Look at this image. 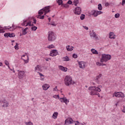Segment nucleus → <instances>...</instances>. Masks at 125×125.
Returning <instances> with one entry per match:
<instances>
[{
    "label": "nucleus",
    "mask_w": 125,
    "mask_h": 125,
    "mask_svg": "<svg viewBox=\"0 0 125 125\" xmlns=\"http://www.w3.org/2000/svg\"><path fill=\"white\" fill-rule=\"evenodd\" d=\"M64 84L66 86H70V85L75 84V82L73 81L72 77L70 76H66L64 78Z\"/></svg>",
    "instance_id": "obj_1"
},
{
    "label": "nucleus",
    "mask_w": 125,
    "mask_h": 125,
    "mask_svg": "<svg viewBox=\"0 0 125 125\" xmlns=\"http://www.w3.org/2000/svg\"><path fill=\"white\" fill-rule=\"evenodd\" d=\"M111 57V55L109 54H102L100 61L102 63H103V62H107V61L110 60Z\"/></svg>",
    "instance_id": "obj_2"
},
{
    "label": "nucleus",
    "mask_w": 125,
    "mask_h": 125,
    "mask_svg": "<svg viewBox=\"0 0 125 125\" xmlns=\"http://www.w3.org/2000/svg\"><path fill=\"white\" fill-rule=\"evenodd\" d=\"M56 40V35L52 31H49L48 33V41L49 42H54Z\"/></svg>",
    "instance_id": "obj_3"
},
{
    "label": "nucleus",
    "mask_w": 125,
    "mask_h": 125,
    "mask_svg": "<svg viewBox=\"0 0 125 125\" xmlns=\"http://www.w3.org/2000/svg\"><path fill=\"white\" fill-rule=\"evenodd\" d=\"M114 96H115V97H121V98H124V97H125V94L121 92H115L113 94V97H114Z\"/></svg>",
    "instance_id": "obj_4"
},
{
    "label": "nucleus",
    "mask_w": 125,
    "mask_h": 125,
    "mask_svg": "<svg viewBox=\"0 0 125 125\" xmlns=\"http://www.w3.org/2000/svg\"><path fill=\"white\" fill-rule=\"evenodd\" d=\"M88 90H90V91H92L93 90H97L98 92H100L101 91V89L99 87H96L95 86H90L88 87Z\"/></svg>",
    "instance_id": "obj_5"
},
{
    "label": "nucleus",
    "mask_w": 125,
    "mask_h": 125,
    "mask_svg": "<svg viewBox=\"0 0 125 125\" xmlns=\"http://www.w3.org/2000/svg\"><path fill=\"white\" fill-rule=\"evenodd\" d=\"M74 13L76 15H80L82 13V8L80 7H76Z\"/></svg>",
    "instance_id": "obj_6"
},
{
    "label": "nucleus",
    "mask_w": 125,
    "mask_h": 125,
    "mask_svg": "<svg viewBox=\"0 0 125 125\" xmlns=\"http://www.w3.org/2000/svg\"><path fill=\"white\" fill-rule=\"evenodd\" d=\"M90 36L91 38H94L95 40L98 41V37L96 35V33H95V32H94V30H92L91 31H90Z\"/></svg>",
    "instance_id": "obj_7"
},
{
    "label": "nucleus",
    "mask_w": 125,
    "mask_h": 125,
    "mask_svg": "<svg viewBox=\"0 0 125 125\" xmlns=\"http://www.w3.org/2000/svg\"><path fill=\"white\" fill-rule=\"evenodd\" d=\"M73 119L71 118H68L66 119L64 121L65 125H72L73 124Z\"/></svg>",
    "instance_id": "obj_8"
},
{
    "label": "nucleus",
    "mask_w": 125,
    "mask_h": 125,
    "mask_svg": "<svg viewBox=\"0 0 125 125\" xmlns=\"http://www.w3.org/2000/svg\"><path fill=\"white\" fill-rule=\"evenodd\" d=\"M49 55L52 57L56 56L57 55H58V51H57L56 50H53L51 51Z\"/></svg>",
    "instance_id": "obj_9"
},
{
    "label": "nucleus",
    "mask_w": 125,
    "mask_h": 125,
    "mask_svg": "<svg viewBox=\"0 0 125 125\" xmlns=\"http://www.w3.org/2000/svg\"><path fill=\"white\" fill-rule=\"evenodd\" d=\"M19 71V78L21 79H23L25 76V72L24 71H20L18 70Z\"/></svg>",
    "instance_id": "obj_10"
},
{
    "label": "nucleus",
    "mask_w": 125,
    "mask_h": 125,
    "mask_svg": "<svg viewBox=\"0 0 125 125\" xmlns=\"http://www.w3.org/2000/svg\"><path fill=\"white\" fill-rule=\"evenodd\" d=\"M101 77H102V74H99L98 76L95 77V82L97 83H100Z\"/></svg>",
    "instance_id": "obj_11"
},
{
    "label": "nucleus",
    "mask_w": 125,
    "mask_h": 125,
    "mask_svg": "<svg viewBox=\"0 0 125 125\" xmlns=\"http://www.w3.org/2000/svg\"><path fill=\"white\" fill-rule=\"evenodd\" d=\"M98 11L92 10L91 12V15H93L94 17H97L98 16Z\"/></svg>",
    "instance_id": "obj_12"
},
{
    "label": "nucleus",
    "mask_w": 125,
    "mask_h": 125,
    "mask_svg": "<svg viewBox=\"0 0 125 125\" xmlns=\"http://www.w3.org/2000/svg\"><path fill=\"white\" fill-rule=\"evenodd\" d=\"M42 10H43L44 12H45L44 15H45L47 13H48V12H50V10H49V6H47V7H45L44 8H43L42 9Z\"/></svg>",
    "instance_id": "obj_13"
},
{
    "label": "nucleus",
    "mask_w": 125,
    "mask_h": 125,
    "mask_svg": "<svg viewBox=\"0 0 125 125\" xmlns=\"http://www.w3.org/2000/svg\"><path fill=\"white\" fill-rule=\"evenodd\" d=\"M60 101H61V102H63V103H65L66 105L67 104V102L69 103V101H68L66 98H61L60 99Z\"/></svg>",
    "instance_id": "obj_14"
},
{
    "label": "nucleus",
    "mask_w": 125,
    "mask_h": 125,
    "mask_svg": "<svg viewBox=\"0 0 125 125\" xmlns=\"http://www.w3.org/2000/svg\"><path fill=\"white\" fill-rule=\"evenodd\" d=\"M78 63L79 64L80 68H81V69L84 68L85 64L83 62H78Z\"/></svg>",
    "instance_id": "obj_15"
},
{
    "label": "nucleus",
    "mask_w": 125,
    "mask_h": 125,
    "mask_svg": "<svg viewBox=\"0 0 125 125\" xmlns=\"http://www.w3.org/2000/svg\"><path fill=\"white\" fill-rule=\"evenodd\" d=\"M49 85L48 84H45L42 86L43 90H47L49 88Z\"/></svg>",
    "instance_id": "obj_16"
},
{
    "label": "nucleus",
    "mask_w": 125,
    "mask_h": 125,
    "mask_svg": "<svg viewBox=\"0 0 125 125\" xmlns=\"http://www.w3.org/2000/svg\"><path fill=\"white\" fill-rule=\"evenodd\" d=\"M35 72H39V71H42V67L40 66V65H37L35 68Z\"/></svg>",
    "instance_id": "obj_17"
},
{
    "label": "nucleus",
    "mask_w": 125,
    "mask_h": 125,
    "mask_svg": "<svg viewBox=\"0 0 125 125\" xmlns=\"http://www.w3.org/2000/svg\"><path fill=\"white\" fill-rule=\"evenodd\" d=\"M59 68L60 70H61V71H63V72H67V68L66 67H63L62 65H60Z\"/></svg>",
    "instance_id": "obj_18"
},
{
    "label": "nucleus",
    "mask_w": 125,
    "mask_h": 125,
    "mask_svg": "<svg viewBox=\"0 0 125 125\" xmlns=\"http://www.w3.org/2000/svg\"><path fill=\"white\" fill-rule=\"evenodd\" d=\"M8 105H9L8 102H7V101H5L3 102V104L2 105V107H3L4 108H6L8 107Z\"/></svg>",
    "instance_id": "obj_19"
},
{
    "label": "nucleus",
    "mask_w": 125,
    "mask_h": 125,
    "mask_svg": "<svg viewBox=\"0 0 125 125\" xmlns=\"http://www.w3.org/2000/svg\"><path fill=\"white\" fill-rule=\"evenodd\" d=\"M66 48L67 50V51H72V50H73L74 47L72 46H66Z\"/></svg>",
    "instance_id": "obj_20"
},
{
    "label": "nucleus",
    "mask_w": 125,
    "mask_h": 125,
    "mask_svg": "<svg viewBox=\"0 0 125 125\" xmlns=\"http://www.w3.org/2000/svg\"><path fill=\"white\" fill-rule=\"evenodd\" d=\"M90 95H97V90L90 91Z\"/></svg>",
    "instance_id": "obj_21"
},
{
    "label": "nucleus",
    "mask_w": 125,
    "mask_h": 125,
    "mask_svg": "<svg viewBox=\"0 0 125 125\" xmlns=\"http://www.w3.org/2000/svg\"><path fill=\"white\" fill-rule=\"evenodd\" d=\"M57 116H58V112H55L52 115V118L53 119H57Z\"/></svg>",
    "instance_id": "obj_22"
},
{
    "label": "nucleus",
    "mask_w": 125,
    "mask_h": 125,
    "mask_svg": "<svg viewBox=\"0 0 125 125\" xmlns=\"http://www.w3.org/2000/svg\"><path fill=\"white\" fill-rule=\"evenodd\" d=\"M62 59H63V61H70V58H69L68 56L64 57L62 58Z\"/></svg>",
    "instance_id": "obj_23"
},
{
    "label": "nucleus",
    "mask_w": 125,
    "mask_h": 125,
    "mask_svg": "<svg viewBox=\"0 0 125 125\" xmlns=\"http://www.w3.org/2000/svg\"><path fill=\"white\" fill-rule=\"evenodd\" d=\"M91 51L93 53V54H98V51L95 49H91Z\"/></svg>",
    "instance_id": "obj_24"
},
{
    "label": "nucleus",
    "mask_w": 125,
    "mask_h": 125,
    "mask_svg": "<svg viewBox=\"0 0 125 125\" xmlns=\"http://www.w3.org/2000/svg\"><path fill=\"white\" fill-rule=\"evenodd\" d=\"M57 2L58 3L59 5H62L63 0H57Z\"/></svg>",
    "instance_id": "obj_25"
},
{
    "label": "nucleus",
    "mask_w": 125,
    "mask_h": 125,
    "mask_svg": "<svg viewBox=\"0 0 125 125\" xmlns=\"http://www.w3.org/2000/svg\"><path fill=\"white\" fill-rule=\"evenodd\" d=\"M73 3H74V5L75 6H77L79 3V0H74L73 1Z\"/></svg>",
    "instance_id": "obj_26"
},
{
    "label": "nucleus",
    "mask_w": 125,
    "mask_h": 125,
    "mask_svg": "<svg viewBox=\"0 0 125 125\" xmlns=\"http://www.w3.org/2000/svg\"><path fill=\"white\" fill-rule=\"evenodd\" d=\"M14 37H15V34L9 33V38H14Z\"/></svg>",
    "instance_id": "obj_27"
},
{
    "label": "nucleus",
    "mask_w": 125,
    "mask_h": 125,
    "mask_svg": "<svg viewBox=\"0 0 125 125\" xmlns=\"http://www.w3.org/2000/svg\"><path fill=\"white\" fill-rule=\"evenodd\" d=\"M85 17V15L84 14H81V15L80 16L81 20H84Z\"/></svg>",
    "instance_id": "obj_28"
},
{
    "label": "nucleus",
    "mask_w": 125,
    "mask_h": 125,
    "mask_svg": "<svg viewBox=\"0 0 125 125\" xmlns=\"http://www.w3.org/2000/svg\"><path fill=\"white\" fill-rule=\"evenodd\" d=\"M38 14H39V15H42V14H43V10H42V9H41L38 12Z\"/></svg>",
    "instance_id": "obj_29"
},
{
    "label": "nucleus",
    "mask_w": 125,
    "mask_h": 125,
    "mask_svg": "<svg viewBox=\"0 0 125 125\" xmlns=\"http://www.w3.org/2000/svg\"><path fill=\"white\" fill-rule=\"evenodd\" d=\"M98 9L100 10V11L102 10V5L101 4H98Z\"/></svg>",
    "instance_id": "obj_30"
},
{
    "label": "nucleus",
    "mask_w": 125,
    "mask_h": 125,
    "mask_svg": "<svg viewBox=\"0 0 125 125\" xmlns=\"http://www.w3.org/2000/svg\"><path fill=\"white\" fill-rule=\"evenodd\" d=\"M62 7H65V8H68V7H69V5H68V3H66V4H62Z\"/></svg>",
    "instance_id": "obj_31"
},
{
    "label": "nucleus",
    "mask_w": 125,
    "mask_h": 125,
    "mask_svg": "<svg viewBox=\"0 0 125 125\" xmlns=\"http://www.w3.org/2000/svg\"><path fill=\"white\" fill-rule=\"evenodd\" d=\"M4 63H5V64L6 66H8V68L10 69V67L9 65V62H8V61L6 60V61H4Z\"/></svg>",
    "instance_id": "obj_32"
},
{
    "label": "nucleus",
    "mask_w": 125,
    "mask_h": 125,
    "mask_svg": "<svg viewBox=\"0 0 125 125\" xmlns=\"http://www.w3.org/2000/svg\"><path fill=\"white\" fill-rule=\"evenodd\" d=\"M25 125H33V123L32 122H24Z\"/></svg>",
    "instance_id": "obj_33"
},
{
    "label": "nucleus",
    "mask_w": 125,
    "mask_h": 125,
    "mask_svg": "<svg viewBox=\"0 0 125 125\" xmlns=\"http://www.w3.org/2000/svg\"><path fill=\"white\" fill-rule=\"evenodd\" d=\"M21 31L23 35H26V34H27V30H25V29H22Z\"/></svg>",
    "instance_id": "obj_34"
},
{
    "label": "nucleus",
    "mask_w": 125,
    "mask_h": 125,
    "mask_svg": "<svg viewBox=\"0 0 125 125\" xmlns=\"http://www.w3.org/2000/svg\"><path fill=\"white\" fill-rule=\"evenodd\" d=\"M47 48H49V49H51V48H54V45L53 44H51L49 46H47Z\"/></svg>",
    "instance_id": "obj_35"
},
{
    "label": "nucleus",
    "mask_w": 125,
    "mask_h": 125,
    "mask_svg": "<svg viewBox=\"0 0 125 125\" xmlns=\"http://www.w3.org/2000/svg\"><path fill=\"white\" fill-rule=\"evenodd\" d=\"M38 29V27L37 26H33L31 27L32 31H36Z\"/></svg>",
    "instance_id": "obj_36"
},
{
    "label": "nucleus",
    "mask_w": 125,
    "mask_h": 125,
    "mask_svg": "<svg viewBox=\"0 0 125 125\" xmlns=\"http://www.w3.org/2000/svg\"><path fill=\"white\" fill-rule=\"evenodd\" d=\"M18 43H16V45L15 46V48L16 50H18L19 49V47H18Z\"/></svg>",
    "instance_id": "obj_37"
},
{
    "label": "nucleus",
    "mask_w": 125,
    "mask_h": 125,
    "mask_svg": "<svg viewBox=\"0 0 125 125\" xmlns=\"http://www.w3.org/2000/svg\"><path fill=\"white\" fill-rule=\"evenodd\" d=\"M4 37H5V38H8L9 37V33H5L4 34Z\"/></svg>",
    "instance_id": "obj_38"
},
{
    "label": "nucleus",
    "mask_w": 125,
    "mask_h": 125,
    "mask_svg": "<svg viewBox=\"0 0 125 125\" xmlns=\"http://www.w3.org/2000/svg\"><path fill=\"white\" fill-rule=\"evenodd\" d=\"M112 35H113V32H111L110 34H109L110 39H115V37L112 36Z\"/></svg>",
    "instance_id": "obj_39"
},
{
    "label": "nucleus",
    "mask_w": 125,
    "mask_h": 125,
    "mask_svg": "<svg viewBox=\"0 0 125 125\" xmlns=\"http://www.w3.org/2000/svg\"><path fill=\"white\" fill-rule=\"evenodd\" d=\"M72 57L73 58H78V55L76 54H73L72 55Z\"/></svg>",
    "instance_id": "obj_40"
},
{
    "label": "nucleus",
    "mask_w": 125,
    "mask_h": 125,
    "mask_svg": "<svg viewBox=\"0 0 125 125\" xmlns=\"http://www.w3.org/2000/svg\"><path fill=\"white\" fill-rule=\"evenodd\" d=\"M115 18H119L120 17V14L117 13L115 15Z\"/></svg>",
    "instance_id": "obj_41"
},
{
    "label": "nucleus",
    "mask_w": 125,
    "mask_h": 125,
    "mask_svg": "<svg viewBox=\"0 0 125 125\" xmlns=\"http://www.w3.org/2000/svg\"><path fill=\"white\" fill-rule=\"evenodd\" d=\"M96 65H97V66H102V63L98 62H96Z\"/></svg>",
    "instance_id": "obj_42"
},
{
    "label": "nucleus",
    "mask_w": 125,
    "mask_h": 125,
    "mask_svg": "<svg viewBox=\"0 0 125 125\" xmlns=\"http://www.w3.org/2000/svg\"><path fill=\"white\" fill-rule=\"evenodd\" d=\"M67 4H72L73 3V2L71 0H69L67 2Z\"/></svg>",
    "instance_id": "obj_43"
},
{
    "label": "nucleus",
    "mask_w": 125,
    "mask_h": 125,
    "mask_svg": "<svg viewBox=\"0 0 125 125\" xmlns=\"http://www.w3.org/2000/svg\"><path fill=\"white\" fill-rule=\"evenodd\" d=\"M25 63H28L29 62V57L27 56V60H23Z\"/></svg>",
    "instance_id": "obj_44"
},
{
    "label": "nucleus",
    "mask_w": 125,
    "mask_h": 125,
    "mask_svg": "<svg viewBox=\"0 0 125 125\" xmlns=\"http://www.w3.org/2000/svg\"><path fill=\"white\" fill-rule=\"evenodd\" d=\"M38 73L40 75L41 78H42V77H44V75H43V74H42L41 73L38 72Z\"/></svg>",
    "instance_id": "obj_45"
},
{
    "label": "nucleus",
    "mask_w": 125,
    "mask_h": 125,
    "mask_svg": "<svg viewBox=\"0 0 125 125\" xmlns=\"http://www.w3.org/2000/svg\"><path fill=\"white\" fill-rule=\"evenodd\" d=\"M97 13H98V14L99 15L100 14H102V13H103V12H102L101 11H98Z\"/></svg>",
    "instance_id": "obj_46"
},
{
    "label": "nucleus",
    "mask_w": 125,
    "mask_h": 125,
    "mask_svg": "<svg viewBox=\"0 0 125 125\" xmlns=\"http://www.w3.org/2000/svg\"><path fill=\"white\" fill-rule=\"evenodd\" d=\"M44 19V16H40V19H41V20H42V19Z\"/></svg>",
    "instance_id": "obj_47"
},
{
    "label": "nucleus",
    "mask_w": 125,
    "mask_h": 125,
    "mask_svg": "<svg viewBox=\"0 0 125 125\" xmlns=\"http://www.w3.org/2000/svg\"><path fill=\"white\" fill-rule=\"evenodd\" d=\"M83 28L85 29V30H88V28L86 26H83Z\"/></svg>",
    "instance_id": "obj_48"
},
{
    "label": "nucleus",
    "mask_w": 125,
    "mask_h": 125,
    "mask_svg": "<svg viewBox=\"0 0 125 125\" xmlns=\"http://www.w3.org/2000/svg\"><path fill=\"white\" fill-rule=\"evenodd\" d=\"M31 23V21H29V22H28L26 24V25H25V27H27V26H29V25H30V23Z\"/></svg>",
    "instance_id": "obj_49"
},
{
    "label": "nucleus",
    "mask_w": 125,
    "mask_h": 125,
    "mask_svg": "<svg viewBox=\"0 0 125 125\" xmlns=\"http://www.w3.org/2000/svg\"><path fill=\"white\" fill-rule=\"evenodd\" d=\"M56 90H57V86L53 88V91H56Z\"/></svg>",
    "instance_id": "obj_50"
},
{
    "label": "nucleus",
    "mask_w": 125,
    "mask_h": 125,
    "mask_svg": "<svg viewBox=\"0 0 125 125\" xmlns=\"http://www.w3.org/2000/svg\"><path fill=\"white\" fill-rule=\"evenodd\" d=\"M33 23H34V24H36V23H37V20L34 19L33 20Z\"/></svg>",
    "instance_id": "obj_51"
},
{
    "label": "nucleus",
    "mask_w": 125,
    "mask_h": 125,
    "mask_svg": "<svg viewBox=\"0 0 125 125\" xmlns=\"http://www.w3.org/2000/svg\"><path fill=\"white\" fill-rule=\"evenodd\" d=\"M49 25H52V26H54V27L56 26V24H55V23H49Z\"/></svg>",
    "instance_id": "obj_52"
},
{
    "label": "nucleus",
    "mask_w": 125,
    "mask_h": 125,
    "mask_svg": "<svg viewBox=\"0 0 125 125\" xmlns=\"http://www.w3.org/2000/svg\"><path fill=\"white\" fill-rule=\"evenodd\" d=\"M77 123H75V125H80V122L79 121H76Z\"/></svg>",
    "instance_id": "obj_53"
},
{
    "label": "nucleus",
    "mask_w": 125,
    "mask_h": 125,
    "mask_svg": "<svg viewBox=\"0 0 125 125\" xmlns=\"http://www.w3.org/2000/svg\"><path fill=\"white\" fill-rule=\"evenodd\" d=\"M41 80L42 81H43V80H44V77H41Z\"/></svg>",
    "instance_id": "obj_54"
},
{
    "label": "nucleus",
    "mask_w": 125,
    "mask_h": 125,
    "mask_svg": "<svg viewBox=\"0 0 125 125\" xmlns=\"http://www.w3.org/2000/svg\"><path fill=\"white\" fill-rule=\"evenodd\" d=\"M123 113H125V106L123 108Z\"/></svg>",
    "instance_id": "obj_55"
},
{
    "label": "nucleus",
    "mask_w": 125,
    "mask_h": 125,
    "mask_svg": "<svg viewBox=\"0 0 125 125\" xmlns=\"http://www.w3.org/2000/svg\"><path fill=\"white\" fill-rule=\"evenodd\" d=\"M1 33H4V30L3 29H0Z\"/></svg>",
    "instance_id": "obj_56"
},
{
    "label": "nucleus",
    "mask_w": 125,
    "mask_h": 125,
    "mask_svg": "<svg viewBox=\"0 0 125 125\" xmlns=\"http://www.w3.org/2000/svg\"><path fill=\"white\" fill-rule=\"evenodd\" d=\"M105 6H108L109 5V3H106L105 4Z\"/></svg>",
    "instance_id": "obj_57"
},
{
    "label": "nucleus",
    "mask_w": 125,
    "mask_h": 125,
    "mask_svg": "<svg viewBox=\"0 0 125 125\" xmlns=\"http://www.w3.org/2000/svg\"><path fill=\"white\" fill-rule=\"evenodd\" d=\"M40 17H41V15H39L37 16V18H39V19H40Z\"/></svg>",
    "instance_id": "obj_58"
},
{
    "label": "nucleus",
    "mask_w": 125,
    "mask_h": 125,
    "mask_svg": "<svg viewBox=\"0 0 125 125\" xmlns=\"http://www.w3.org/2000/svg\"><path fill=\"white\" fill-rule=\"evenodd\" d=\"M97 95H98V97H100V95L99 94V93L97 92Z\"/></svg>",
    "instance_id": "obj_59"
},
{
    "label": "nucleus",
    "mask_w": 125,
    "mask_h": 125,
    "mask_svg": "<svg viewBox=\"0 0 125 125\" xmlns=\"http://www.w3.org/2000/svg\"><path fill=\"white\" fill-rule=\"evenodd\" d=\"M46 61H49V58H46L45 59Z\"/></svg>",
    "instance_id": "obj_60"
},
{
    "label": "nucleus",
    "mask_w": 125,
    "mask_h": 125,
    "mask_svg": "<svg viewBox=\"0 0 125 125\" xmlns=\"http://www.w3.org/2000/svg\"><path fill=\"white\" fill-rule=\"evenodd\" d=\"M0 66H2V62H0Z\"/></svg>",
    "instance_id": "obj_61"
},
{
    "label": "nucleus",
    "mask_w": 125,
    "mask_h": 125,
    "mask_svg": "<svg viewBox=\"0 0 125 125\" xmlns=\"http://www.w3.org/2000/svg\"><path fill=\"white\" fill-rule=\"evenodd\" d=\"M54 98H57V95H55L53 96Z\"/></svg>",
    "instance_id": "obj_62"
},
{
    "label": "nucleus",
    "mask_w": 125,
    "mask_h": 125,
    "mask_svg": "<svg viewBox=\"0 0 125 125\" xmlns=\"http://www.w3.org/2000/svg\"><path fill=\"white\" fill-rule=\"evenodd\" d=\"M27 20H24L23 21V23H26V22H27Z\"/></svg>",
    "instance_id": "obj_63"
},
{
    "label": "nucleus",
    "mask_w": 125,
    "mask_h": 125,
    "mask_svg": "<svg viewBox=\"0 0 125 125\" xmlns=\"http://www.w3.org/2000/svg\"><path fill=\"white\" fill-rule=\"evenodd\" d=\"M79 125H83V124L79 122Z\"/></svg>",
    "instance_id": "obj_64"
}]
</instances>
